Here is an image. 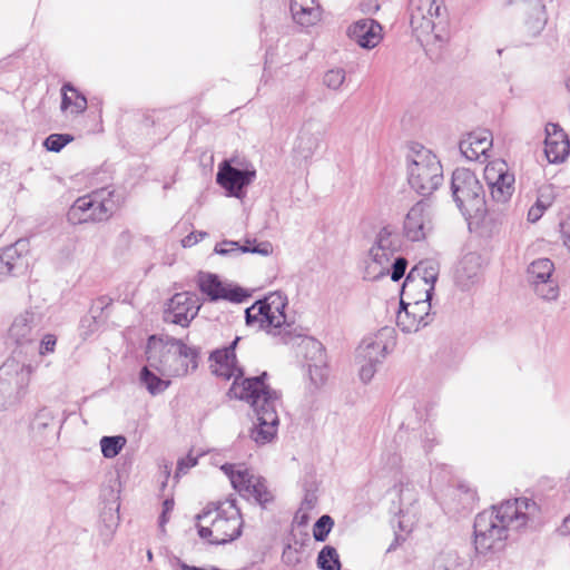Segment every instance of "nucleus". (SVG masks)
Listing matches in <instances>:
<instances>
[{
	"mask_svg": "<svg viewBox=\"0 0 570 570\" xmlns=\"http://www.w3.org/2000/svg\"><path fill=\"white\" fill-rule=\"evenodd\" d=\"M199 352L174 337L150 336L147 342L146 357L157 373L164 377L185 376L198 366Z\"/></svg>",
	"mask_w": 570,
	"mask_h": 570,
	"instance_id": "3",
	"label": "nucleus"
},
{
	"mask_svg": "<svg viewBox=\"0 0 570 570\" xmlns=\"http://www.w3.org/2000/svg\"><path fill=\"white\" fill-rule=\"evenodd\" d=\"M458 491L465 495V501L469 504L474 503L478 499L476 491L470 489L468 485L461 484Z\"/></svg>",
	"mask_w": 570,
	"mask_h": 570,
	"instance_id": "53",
	"label": "nucleus"
},
{
	"mask_svg": "<svg viewBox=\"0 0 570 570\" xmlns=\"http://www.w3.org/2000/svg\"><path fill=\"white\" fill-rule=\"evenodd\" d=\"M409 16L412 32L423 47L439 50L449 41L448 17L438 0H410Z\"/></svg>",
	"mask_w": 570,
	"mask_h": 570,
	"instance_id": "5",
	"label": "nucleus"
},
{
	"mask_svg": "<svg viewBox=\"0 0 570 570\" xmlns=\"http://www.w3.org/2000/svg\"><path fill=\"white\" fill-rule=\"evenodd\" d=\"M239 340L240 337L237 336L227 347L216 350L210 354L212 372L217 376L224 377L225 380L233 379L234 382L230 389H233L236 383L242 384L250 380H258L259 382H265V379L267 377L266 372L255 377H243L244 372L239 366H237V360L235 355V348Z\"/></svg>",
	"mask_w": 570,
	"mask_h": 570,
	"instance_id": "14",
	"label": "nucleus"
},
{
	"mask_svg": "<svg viewBox=\"0 0 570 570\" xmlns=\"http://www.w3.org/2000/svg\"><path fill=\"white\" fill-rule=\"evenodd\" d=\"M453 199L466 218L482 219L487 213L485 193L476 175L466 168H456L452 174Z\"/></svg>",
	"mask_w": 570,
	"mask_h": 570,
	"instance_id": "6",
	"label": "nucleus"
},
{
	"mask_svg": "<svg viewBox=\"0 0 570 570\" xmlns=\"http://www.w3.org/2000/svg\"><path fill=\"white\" fill-rule=\"evenodd\" d=\"M31 374V365L16 358H8L0 366V410L19 401L26 394Z\"/></svg>",
	"mask_w": 570,
	"mask_h": 570,
	"instance_id": "10",
	"label": "nucleus"
},
{
	"mask_svg": "<svg viewBox=\"0 0 570 570\" xmlns=\"http://www.w3.org/2000/svg\"><path fill=\"white\" fill-rule=\"evenodd\" d=\"M434 570H458L456 561L451 556L439 557L434 562Z\"/></svg>",
	"mask_w": 570,
	"mask_h": 570,
	"instance_id": "48",
	"label": "nucleus"
},
{
	"mask_svg": "<svg viewBox=\"0 0 570 570\" xmlns=\"http://www.w3.org/2000/svg\"><path fill=\"white\" fill-rule=\"evenodd\" d=\"M397 524H399L400 530L404 531V532H411L412 527H413V522L405 521L402 519H399Z\"/></svg>",
	"mask_w": 570,
	"mask_h": 570,
	"instance_id": "60",
	"label": "nucleus"
},
{
	"mask_svg": "<svg viewBox=\"0 0 570 570\" xmlns=\"http://www.w3.org/2000/svg\"><path fill=\"white\" fill-rule=\"evenodd\" d=\"M197 464V460L191 456H187L186 459H181L177 463V474L186 473L188 469L195 466Z\"/></svg>",
	"mask_w": 570,
	"mask_h": 570,
	"instance_id": "51",
	"label": "nucleus"
},
{
	"mask_svg": "<svg viewBox=\"0 0 570 570\" xmlns=\"http://www.w3.org/2000/svg\"><path fill=\"white\" fill-rule=\"evenodd\" d=\"M198 286L202 293L206 294L213 302L225 299L242 303L249 296L244 288L224 283L217 275L210 273L199 274Z\"/></svg>",
	"mask_w": 570,
	"mask_h": 570,
	"instance_id": "20",
	"label": "nucleus"
},
{
	"mask_svg": "<svg viewBox=\"0 0 570 570\" xmlns=\"http://www.w3.org/2000/svg\"><path fill=\"white\" fill-rule=\"evenodd\" d=\"M534 204L541 205L542 209L547 210L551 206L552 200L549 195L540 194V196L537 198V202Z\"/></svg>",
	"mask_w": 570,
	"mask_h": 570,
	"instance_id": "58",
	"label": "nucleus"
},
{
	"mask_svg": "<svg viewBox=\"0 0 570 570\" xmlns=\"http://www.w3.org/2000/svg\"><path fill=\"white\" fill-rule=\"evenodd\" d=\"M566 88L568 89V91L570 92V75L567 77L566 79Z\"/></svg>",
	"mask_w": 570,
	"mask_h": 570,
	"instance_id": "63",
	"label": "nucleus"
},
{
	"mask_svg": "<svg viewBox=\"0 0 570 570\" xmlns=\"http://www.w3.org/2000/svg\"><path fill=\"white\" fill-rule=\"evenodd\" d=\"M554 264L549 258H538L527 268V281L533 292L542 299L551 302L559 296V284L553 277Z\"/></svg>",
	"mask_w": 570,
	"mask_h": 570,
	"instance_id": "13",
	"label": "nucleus"
},
{
	"mask_svg": "<svg viewBox=\"0 0 570 570\" xmlns=\"http://www.w3.org/2000/svg\"><path fill=\"white\" fill-rule=\"evenodd\" d=\"M346 80V71L336 67L327 70L323 77V83L331 90H340Z\"/></svg>",
	"mask_w": 570,
	"mask_h": 570,
	"instance_id": "41",
	"label": "nucleus"
},
{
	"mask_svg": "<svg viewBox=\"0 0 570 570\" xmlns=\"http://www.w3.org/2000/svg\"><path fill=\"white\" fill-rule=\"evenodd\" d=\"M147 557H148V560H149V561H150V560H153V553H151V551H148V552H147Z\"/></svg>",
	"mask_w": 570,
	"mask_h": 570,
	"instance_id": "64",
	"label": "nucleus"
},
{
	"mask_svg": "<svg viewBox=\"0 0 570 570\" xmlns=\"http://www.w3.org/2000/svg\"><path fill=\"white\" fill-rule=\"evenodd\" d=\"M326 364H327V362H323L320 364H317V363L309 364L307 366L311 384L315 389H318L320 386H322L326 381V377H327Z\"/></svg>",
	"mask_w": 570,
	"mask_h": 570,
	"instance_id": "43",
	"label": "nucleus"
},
{
	"mask_svg": "<svg viewBox=\"0 0 570 570\" xmlns=\"http://www.w3.org/2000/svg\"><path fill=\"white\" fill-rule=\"evenodd\" d=\"M111 191L100 189L77 198L68 210V220L72 224L102 222L115 210Z\"/></svg>",
	"mask_w": 570,
	"mask_h": 570,
	"instance_id": "9",
	"label": "nucleus"
},
{
	"mask_svg": "<svg viewBox=\"0 0 570 570\" xmlns=\"http://www.w3.org/2000/svg\"><path fill=\"white\" fill-rule=\"evenodd\" d=\"M535 503L525 498L507 500L480 512L474 520V547L479 553L500 550L510 530H519L528 522L529 509Z\"/></svg>",
	"mask_w": 570,
	"mask_h": 570,
	"instance_id": "1",
	"label": "nucleus"
},
{
	"mask_svg": "<svg viewBox=\"0 0 570 570\" xmlns=\"http://www.w3.org/2000/svg\"><path fill=\"white\" fill-rule=\"evenodd\" d=\"M560 234L563 245L570 252V216L560 223Z\"/></svg>",
	"mask_w": 570,
	"mask_h": 570,
	"instance_id": "50",
	"label": "nucleus"
},
{
	"mask_svg": "<svg viewBox=\"0 0 570 570\" xmlns=\"http://www.w3.org/2000/svg\"><path fill=\"white\" fill-rule=\"evenodd\" d=\"M394 258L393 254L383 252L380 247L372 246L368 257L365 261L364 278L368 281H377L390 273V265Z\"/></svg>",
	"mask_w": 570,
	"mask_h": 570,
	"instance_id": "28",
	"label": "nucleus"
},
{
	"mask_svg": "<svg viewBox=\"0 0 570 570\" xmlns=\"http://www.w3.org/2000/svg\"><path fill=\"white\" fill-rule=\"evenodd\" d=\"M484 179L494 202L505 204L514 193V175L502 159L490 161L484 168Z\"/></svg>",
	"mask_w": 570,
	"mask_h": 570,
	"instance_id": "15",
	"label": "nucleus"
},
{
	"mask_svg": "<svg viewBox=\"0 0 570 570\" xmlns=\"http://www.w3.org/2000/svg\"><path fill=\"white\" fill-rule=\"evenodd\" d=\"M196 520L199 537L212 544H225L242 534L243 520L235 500L209 503Z\"/></svg>",
	"mask_w": 570,
	"mask_h": 570,
	"instance_id": "4",
	"label": "nucleus"
},
{
	"mask_svg": "<svg viewBox=\"0 0 570 570\" xmlns=\"http://www.w3.org/2000/svg\"><path fill=\"white\" fill-rule=\"evenodd\" d=\"M544 209H542V206L541 205H535L533 204L529 210H528V220L530 223H535L538 222L542 215L544 214Z\"/></svg>",
	"mask_w": 570,
	"mask_h": 570,
	"instance_id": "52",
	"label": "nucleus"
},
{
	"mask_svg": "<svg viewBox=\"0 0 570 570\" xmlns=\"http://www.w3.org/2000/svg\"><path fill=\"white\" fill-rule=\"evenodd\" d=\"M317 567L321 570H341L340 556L332 546H325L317 556Z\"/></svg>",
	"mask_w": 570,
	"mask_h": 570,
	"instance_id": "40",
	"label": "nucleus"
},
{
	"mask_svg": "<svg viewBox=\"0 0 570 570\" xmlns=\"http://www.w3.org/2000/svg\"><path fill=\"white\" fill-rule=\"evenodd\" d=\"M314 503V497L313 495H306L304 500V504L307 505V508H312Z\"/></svg>",
	"mask_w": 570,
	"mask_h": 570,
	"instance_id": "62",
	"label": "nucleus"
},
{
	"mask_svg": "<svg viewBox=\"0 0 570 570\" xmlns=\"http://www.w3.org/2000/svg\"><path fill=\"white\" fill-rule=\"evenodd\" d=\"M407 267V261L404 257L397 256L392 259L390 265V275L391 279L394 282L400 281L406 271Z\"/></svg>",
	"mask_w": 570,
	"mask_h": 570,
	"instance_id": "45",
	"label": "nucleus"
},
{
	"mask_svg": "<svg viewBox=\"0 0 570 570\" xmlns=\"http://www.w3.org/2000/svg\"><path fill=\"white\" fill-rule=\"evenodd\" d=\"M435 443H436V440L434 436L430 438L429 435H426L425 440L423 441V448H424L425 452L426 453L430 452Z\"/></svg>",
	"mask_w": 570,
	"mask_h": 570,
	"instance_id": "59",
	"label": "nucleus"
},
{
	"mask_svg": "<svg viewBox=\"0 0 570 570\" xmlns=\"http://www.w3.org/2000/svg\"><path fill=\"white\" fill-rule=\"evenodd\" d=\"M334 525L333 519L324 514L322 515L314 524L313 527V537L316 541L323 542L328 537V533L331 532L332 528Z\"/></svg>",
	"mask_w": 570,
	"mask_h": 570,
	"instance_id": "42",
	"label": "nucleus"
},
{
	"mask_svg": "<svg viewBox=\"0 0 570 570\" xmlns=\"http://www.w3.org/2000/svg\"><path fill=\"white\" fill-rule=\"evenodd\" d=\"M127 439L124 435L102 436L100 448L104 458L114 459L125 448Z\"/></svg>",
	"mask_w": 570,
	"mask_h": 570,
	"instance_id": "39",
	"label": "nucleus"
},
{
	"mask_svg": "<svg viewBox=\"0 0 570 570\" xmlns=\"http://www.w3.org/2000/svg\"><path fill=\"white\" fill-rule=\"evenodd\" d=\"M547 23L546 8L541 1L537 0L532 3L531 16L527 21L528 30L531 35L540 33Z\"/></svg>",
	"mask_w": 570,
	"mask_h": 570,
	"instance_id": "38",
	"label": "nucleus"
},
{
	"mask_svg": "<svg viewBox=\"0 0 570 570\" xmlns=\"http://www.w3.org/2000/svg\"><path fill=\"white\" fill-rule=\"evenodd\" d=\"M373 246L380 247V249L387 252V254L395 255L401 246V242L399 235L391 227L385 226L380 229Z\"/></svg>",
	"mask_w": 570,
	"mask_h": 570,
	"instance_id": "37",
	"label": "nucleus"
},
{
	"mask_svg": "<svg viewBox=\"0 0 570 570\" xmlns=\"http://www.w3.org/2000/svg\"><path fill=\"white\" fill-rule=\"evenodd\" d=\"M215 253L219 255H230L232 253H257L267 256L272 252L271 244L262 243L256 247L239 246L237 242L224 240L215 246Z\"/></svg>",
	"mask_w": 570,
	"mask_h": 570,
	"instance_id": "35",
	"label": "nucleus"
},
{
	"mask_svg": "<svg viewBox=\"0 0 570 570\" xmlns=\"http://www.w3.org/2000/svg\"><path fill=\"white\" fill-rule=\"evenodd\" d=\"M407 180L422 196L432 195L443 183L441 161L431 150L421 147L407 157Z\"/></svg>",
	"mask_w": 570,
	"mask_h": 570,
	"instance_id": "7",
	"label": "nucleus"
},
{
	"mask_svg": "<svg viewBox=\"0 0 570 570\" xmlns=\"http://www.w3.org/2000/svg\"><path fill=\"white\" fill-rule=\"evenodd\" d=\"M431 299H417L412 303H404L401 299L400 309L396 315V325L403 333H416L432 322Z\"/></svg>",
	"mask_w": 570,
	"mask_h": 570,
	"instance_id": "16",
	"label": "nucleus"
},
{
	"mask_svg": "<svg viewBox=\"0 0 570 570\" xmlns=\"http://www.w3.org/2000/svg\"><path fill=\"white\" fill-rule=\"evenodd\" d=\"M544 153L549 163H562L569 155L567 135L558 124L549 122L546 127Z\"/></svg>",
	"mask_w": 570,
	"mask_h": 570,
	"instance_id": "24",
	"label": "nucleus"
},
{
	"mask_svg": "<svg viewBox=\"0 0 570 570\" xmlns=\"http://www.w3.org/2000/svg\"><path fill=\"white\" fill-rule=\"evenodd\" d=\"M220 469L230 480L233 488L244 498L253 499L262 505L272 501L273 495L262 476L254 474L243 465L227 463Z\"/></svg>",
	"mask_w": 570,
	"mask_h": 570,
	"instance_id": "12",
	"label": "nucleus"
},
{
	"mask_svg": "<svg viewBox=\"0 0 570 570\" xmlns=\"http://www.w3.org/2000/svg\"><path fill=\"white\" fill-rule=\"evenodd\" d=\"M295 2L297 6H301V7L307 6V4H309V6L318 4L316 2V0H291V4H295Z\"/></svg>",
	"mask_w": 570,
	"mask_h": 570,
	"instance_id": "61",
	"label": "nucleus"
},
{
	"mask_svg": "<svg viewBox=\"0 0 570 570\" xmlns=\"http://www.w3.org/2000/svg\"><path fill=\"white\" fill-rule=\"evenodd\" d=\"M207 234L204 233V232H200L198 233L197 235L191 233L189 234L188 236H186L184 239H183V246L184 247H189V246H193L195 245L196 243H198L199 239H203Z\"/></svg>",
	"mask_w": 570,
	"mask_h": 570,
	"instance_id": "56",
	"label": "nucleus"
},
{
	"mask_svg": "<svg viewBox=\"0 0 570 570\" xmlns=\"http://www.w3.org/2000/svg\"><path fill=\"white\" fill-rule=\"evenodd\" d=\"M287 298L278 292L271 293L245 311L248 325L258 324L261 330L274 336L289 332L285 308Z\"/></svg>",
	"mask_w": 570,
	"mask_h": 570,
	"instance_id": "8",
	"label": "nucleus"
},
{
	"mask_svg": "<svg viewBox=\"0 0 570 570\" xmlns=\"http://www.w3.org/2000/svg\"><path fill=\"white\" fill-rule=\"evenodd\" d=\"M56 343H57V338L55 335H52V334L45 335L40 342L39 353L41 355H45L47 353L53 352Z\"/></svg>",
	"mask_w": 570,
	"mask_h": 570,
	"instance_id": "49",
	"label": "nucleus"
},
{
	"mask_svg": "<svg viewBox=\"0 0 570 570\" xmlns=\"http://www.w3.org/2000/svg\"><path fill=\"white\" fill-rule=\"evenodd\" d=\"M33 326L35 314L29 311H26L16 316L9 328V335L11 338H13L17 343L20 344L29 340Z\"/></svg>",
	"mask_w": 570,
	"mask_h": 570,
	"instance_id": "31",
	"label": "nucleus"
},
{
	"mask_svg": "<svg viewBox=\"0 0 570 570\" xmlns=\"http://www.w3.org/2000/svg\"><path fill=\"white\" fill-rule=\"evenodd\" d=\"M220 469L230 480L233 488L244 498L253 499L262 505L272 501L273 495L262 476L254 474L243 465L227 463Z\"/></svg>",
	"mask_w": 570,
	"mask_h": 570,
	"instance_id": "11",
	"label": "nucleus"
},
{
	"mask_svg": "<svg viewBox=\"0 0 570 570\" xmlns=\"http://www.w3.org/2000/svg\"><path fill=\"white\" fill-rule=\"evenodd\" d=\"M361 10L364 13H375L380 10V4L376 0H365L361 3Z\"/></svg>",
	"mask_w": 570,
	"mask_h": 570,
	"instance_id": "55",
	"label": "nucleus"
},
{
	"mask_svg": "<svg viewBox=\"0 0 570 570\" xmlns=\"http://www.w3.org/2000/svg\"><path fill=\"white\" fill-rule=\"evenodd\" d=\"M30 244L26 238L7 246L0 252V282L9 276L23 274L29 266Z\"/></svg>",
	"mask_w": 570,
	"mask_h": 570,
	"instance_id": "19",
	"label": "nucleus"
},
{
	"mask_svg": "<svg viewBox=\"0 0 570 570\" xmlns=\"http://www.w3.org/2000/svg\"><path fill=\"white\" fill-rule=\"evenodd\" d=\"M61 109L70 110L71 114H82L87 109V98L72 85L66 83L62 89Z\"/></svg>",
	"mask_w": 570,
	"mask_h": 570,
	"instance_id": "32",
	"label": "nucleus"
},
{
	"mask_svg": "<svg viewBox=\"0 0 570 570\" xmlns=\"http://www.w3.org/2000/svg\"><path fill=\"white\" fill-rule=\"evenodd\" d=\"M393 344L392 331L390 328H382L361 342L356 350V360L381 365Z\"/></svg>",
	"mask_w": 570,
	"mask_h": 570,
	"instance_id": "21",
	"label": "nucleus"
},
{
	"mask_svg": "<svg viewBox=\"0 0 570 570\" xmlns=\"http://www.w3.org/2000/svg\"><path fill=\"white\" fill-rule=\"evenodd\" d=\"M360 368L358 375L362 382L368 383L375 375L379 364L373 362L356 360Z\"/></svg>",
	"mask_w": 570,
	"mask_h": 570,
	"instance_id": "46",
	"label": "nucleus"
},
{
	"mask_svg": "<svg viewBox=\"0 0 570 570\" xmlns=\"http://www.w3.org/2000/svg\"><path fill=\"white\" fill-rule=\"evenodd\" d=\"M460 151L469 160H479L481 157L487 158L488 151L492 147V136L489 131L471 132L461 140Z\"/></svg>",
	"mask_w": 570,
	"mask_h": 570,
	"instance_id": "27",
	"label": "nucleus"
},
{
	"mask_svg": "<svg viewBox=\"0 0 570 570\" xmlns=\"http://www.w3.org/2000/svg\"><path fill=\"white\" fill-rule=\"evenodd\" d=\"M139 381L153 396L164 393L170 385L169 377L157 373L154 367H150L149 362L141 368Z\"/></svg>",
	"mask_w": 570,
	"mask_h": 570,
	"instance_id": "30",
	"label": "nucleus"
},
{
	"mask_svg": "<svg viewBox=\"0 0 570 570\" xmlns=\"http://www.w3.org/2000/svg\"><path fill=\"white\" fill-rule=\"evenodd\" d=\"M433 230V215L425 202L415 203L403 220V235L410 242H422Z\"/></svg>",
	"mask_w": 570,
	"mask_h": 570,
	"instance_id": "17",
	"label": "nucleus"
},
{
	"mask_svg": "<svg viewBox=\"0 0 570 570\" xmlns=\"http://www.w3.org/2000/svg\"><path fill=\"white\" fill-rule=\"evenodd\" d=\"M230 397L247 402L255 414V421L249 430V438L257 445H265L272 442L276 434L279 423L277 406L279 405V394L265 382L258 380L246 381L242 384L236 383L228 390Z\"/></svg>",
	"mask_w": 570,
	"mask_h": 570,
	"instance_id": "2",
	"label": "nucleus"
},
{
	"mask_svg": "<svg viewBox=\"0 0 570 570\" xmlns=\"http://www.w3.org/2000/svg\"><path fill=\"white\" fill-rule=\"evenodd\" d=\"M438 276L439 266L434 262H420L406 275L405 282L403 284V291L415 286L417 282H422L424 285L429 286L425 289V298L431 299Z\"/></svg>",
	"mask_w": 570,
	"mask_h": 570,
	"instance_id": "25",
	"label": "nucleus"
},
{
	"mask_svg": "<svg viewBox=\"0 0 570 570\" xmlns=\"http://www.w3.org/2000/svg\"><path fill=\"white\" fill-rule=\"evenodd\" d=\"M482 258L476 253L465 254L455 269V281L462 288H469L480 276Z\"/></svg>",
	"mask_w": 570,
	"mask_h": 570,
	"instance_id": "29",
	"label": "nucleus"
},
{
	"mask_svg": "<svg viewBox=\"0 0 570 570\" xmlns=\"http://www.w3.org/2000/svg\"><path fill=\"white\" fill-rule=\"evenodd\" d=\"M255 176V170L238 169L225 160L218 167L216 181L229 196L240 197L243 188L248 186Z\"/></svg>",
	"mask_w": 570,
	"mask_h": 570,
	"instance_id": "22",
	"label": "nucleus"
},
{
	"mask_svg": "<svg viewBox=\"0 0 570 570\" xmlns=\"http://www.w3.org/2000/svg\"><path fill=\"white\" fill-rule=\"evenodd\" d=\"M301 348L304 351L306 366L326 362L325 350L320 341L313 337H305L302 340Z\"/></svg>",
	"mask_w": 570,
	"mask_h": 570,
	"instance_id": "36",
	"label": "nucleus"
},
{
	"mask_svg": "<svg viewBox=\"0 0 570 570\" xmlns=\"http://www.w3.org/2000/svg\"><path fill=\"white\" fill-rule=\"evenodd\" d=\"M102 521L109 532H114L119 523L118 505L116 508L109 507L101 513Z\"/></svg>",
	"mask_w": 570,
	"mask_h": 570,
	"instance_id": "47",
	"label": "nucleus"
},
{
	"mask_svg": "<svg viewBox=\"0 0 570 570\" xmlns=\"http://www.w3.org/2000/svg\"><path fill=\"white\" fill-rule=\"evenodd\" d=\"M348 37L360 47L375 48L383 39V28L374 19L366 18L354 22L347 31Z\"/></svg>",
	"mask_w": 570,
	"mask_h": 570,
	"instance_id": "23",
	"label": "nucleus"
},
{
	"mask_svg": "<svg viewBox=\"0 0 570 570\" xmlns=\"http://www.w3.org/2000/svg\"><path fill=\"white\" fill-rule=\"evenodd\" d=\"M72 139L68 134H51L45 139L43 146L49 151L59 153Z\"/></svg>",
	"mask_w": 570,
	"mask_h": 570,
	"instance_id": "44",
	"label": "nucleus"
},
{
	"mask_svg": "<svg viewBox=\"0 0 570 570\" xmlns=\"http://www.w3.org/2000/svg\"><path fill=\"white\" fill-rule=\"evenodd\" d=\"M174 509V501L173 500H165L163 504V513L159 519L160 527H164V524L168 521V514Z\"/></svg>",
	"mask_w": 570,
	"mask_h": 570,
	"instance_id": "54",
	"label": "nucleus"
},
{
	"mask_svg": "<svg viewBox=\"0 0 570 570\" xmlns=\"http://www.w3.org/2000/svg\"><path fill=\"white\" fill-rule=\"evenodd\" d=\"M415 501V497L412 493V490L406 485L405 489L403 487L400 489V503L404 504L405 502L412 503Z\"/></svg>",
	"mask_w": 570,
	"mask_h": 570,
	"instance_id": "57",
	"label": "nucleus"
},
{
	"mask_svg": "<svg viewBox=\"0 0 570 570\" xmlns=\"http://www.w3.org/2000/svg\"><path fill=\"white\" fill-rule=\"evenodd\" d=\"M200 305L195 293H176L166 304L164 320L186 327L196 317Z\"/></svg>",
	"mask_w": 570,
	"mask_h": 570,
	"instance_id": "18",
	"label": "nucleus"
},
{
	"mask_svg": "<svg viewBox=\"0 0 570 570\" xmlns=\"http://www.w3.org/2000/svg\"><path fill=\"white\" fill-rule=\"evenodd\" d=\"M320 136L309 132L308 130H306V127L303 126L302 130L298 134L294 150L303 159H309L320 148Z\"/></svg>",
	"mask_w": 570,
	"mask_h": 570,
	"instance_id": "34",
	"label": "nucleus"
},
{
	"mask_svg": "<svg viewBox=\"0 0 570 570\" xmlns=\"http://www.w3.org/2000/svg\"><path fill=\"white\" fill-rule=\"evenodd\" d=\"M32 436L39 442H46L56 439L58 435V424L56 413L49 407L40 409L33 416L30 424Z\"/></svg>",
	"mask_w": 570,
	"mask_h": 570,
	"instance_id": "26",
	"label": "nucleus"
},
{
	"mask_svg": "<svg viewBox=\"0 0 570 570\" xmlns=\"http://www.w3.org/2000/svg\"><path fill=\"white\" fill-rule=\"evenodd\" d=\"M291 13L296 23L302 27H311L321 20L322 9L320 4L297 6L291 4Z\"/></svg>",
	"mask_w": 570,
	"mask_h": 570,
	"instance_id": "33",
	"label": "nucleus"
}]
</instances>
